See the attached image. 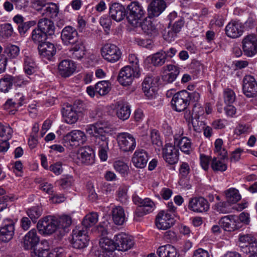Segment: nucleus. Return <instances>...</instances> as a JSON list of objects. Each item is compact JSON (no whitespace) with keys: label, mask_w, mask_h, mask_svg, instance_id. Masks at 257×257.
Wrapping results in <instances>:
<instances>
[{"label":"nucleus","mask_w":257,"mask_h":257,"mask_svg":"<svg viewBox=\"0 0 257 257\" xmlns=\"http://www.w3.org/2000/svg\"><path fill=\"white\" fill-rule=\"evenodd\" d=\"M135 245L132 237L124 232L115 234L113 237V257H122V252L131 249Z\"/></svg>","instance_id":"obj_1"},{"label":"nucleus","mask_w":257,"mask_h":257,"mask_svg":"<svg viewBox=\"0 0 257 257\" xmlns=\"http://www.w3.org/2000/svg\"><path fill=\"white\" fill-rule=\"evenodd\" d=\"M86 140L84 133L80 130H73L66 134L63 139V145L72 150L83 144Z\"/></svg>","instance_id":"obj_2"},{"label":"nucleus","mask_w":257,"mask_h":257,"mask_svg":"<svg viewBox=\"0 0 257 257\" xmlns=\"http://www.w3.org/2000/svg\"><path fill=\"white\" fill-rule=\"evenodd\" d=\"M87 133L94 137L95 145L105 146L107 144L108 137L106 134L108 133L107 128H103L99 124L89 125L86 129Z\"/></svg>","instance_id":"obj_3"},{"label":"nucleus","mask_w":257,"mask_h":257,"mask_svg":"<svg viewBox=\"0 0 257 257\" xmlns=\"http://www.w3.org/2000/svg\"><path fill=\"white\" fill-rule=\"evenodd\" d=\"M57 224V217L49 215L39 220L37 227L40 234L50 235L58 230Z\"/></svg>","instance_id":"obj_4"},{"label":"nucleus","mask_w":257,"mask_h":257,"mask_svg":"<svg viewBox=\"0 0 257 257\" xmlns=\"http://www.w3.org/2000/svg\"><path fill=\"white\" fill-rule=\"evenodd\" d=\"M116 140L119 149L122 152H133L136 147V139L129 133H119Z\"/></svg>","instance_id":"obj_5"},{"label":"nucleus","mask_w":257,"mask_h":257,"mask_svg":"<svg viewBox=\"0 0 257 257\" xmlns=\"http://www.w3.org/2000/svg\"><path fill=\"white\" fill-rule=\"evenodd\" d=\"M87 230L82 227L76 228L72 231L71 243L74 248L82 249L86 247L89 241Z\"/></svg>","instance_id":"obj_6"},{"label":"nucleus","mask_w":257,"mask_h":257,"mask_svg":"<svg viewBox=\"0 0 257 257\" xmlns=\"http://www.w3.org/2000/svg\"><path fill=\"white\" fill-rule=\"evenodd\" d=\"M102 237L99 240L101 250L96 254L97 257H112V239L111 234L104 228L101 230Z\"/></svg>","instance_id":"obj_7"},{"label":"nucleus","mask_w":257,"mask_h":257,"mask_svg":"<svg viewBox=\"0 0 257 257\" xmlns=\"http://www.w3.org/2000/svg\"><path fill=\"white\" fill-rule=\"evenodd\" d=\"M128 15L126 18L128 23L133 26H137L139 21L144 15V10L137 2H134L127 6Z\"/></svg>","instance_id":"obj_8"},{"label":"nucleus","mask_w":257,"mask_h":257,"mask_svg":"<svg viewBox=\"0 0 257 257\" xmlns=\"http://www.w3.org/2000/svg\"><path fill=\"white\" fill-rule=\"evenodd\" d=\"M140 73L135 71L131 66H126L121 69L117 76V81L123 86L130 85L135 77H139Z\"/></svg>","instance_id":"obj_9"},{"label":"nucleus","mask_w":257,"mask_h":257,"mask_svg":"<svg viewBox=\"0 0 257 257\" xmlns=\"http://www.w3.org/2000/svg\"><path fill=\"white\" fill-rule=\"evenodd\" d=\"M95 156L93 149L89 146H84L79 149L76 154L77 164L90 165L94 163Z\"/></svg>","instance_id":"obj_10"},{"label":"nucleus","mask_w":257,"mask_h":257,"mask_svg":"<svg viewBox=\"0 0 257 257\" xmlns=\"http://www.w3.org/2000/svg\"><path fill=\"white\" fill-rule=\"evenodd\" d=\"M188 91H180L173 95L171 100V105L174 110L181 112L184 110L189 105L188 102Z\"/></svg>","instance_id":"obj_11"},{"label":"nucleus","mask_w":257,"mask_h":257,"mask_svg":"<svg viewBox=\"0 0 257 257\" xmlns=\"http://www.w3.org/2000/svg\"><path fill=\"white\" fill-rule=\"evenodd\" d=\"M242 43L245 55L252 57L257 53V37L255 35H247L242 40Z\"/></svg>","instance_id":"obj_12"},{"label":"nucleus","mask_w":257,"mask_h":257,"mask_svg":"<svg viewBox=\"0 0 257 257\" xmlns=\"http://www.w3.org/2000/svg\"><path fill=\"white\" fill-rule=\"evenodd\" d=\"M242 91L247 97H253L257 95V82L254 77L247 75L242 80Z\"/></svg>","instance_id":"obj_13"},{"label":"nucleus","mask_w":257,"mask_h":257,"mask_svg":"<svg viewBox=\"0 0 257 257\" xmlns=\"http://www.w3.org/2000/svg\"><path fill=\"white\" fill-rule=\"evenodd\" d=\"M175 220L172 215L164 210L161 211L156 218V225L159 229L166 230L172 227Z\"/></svg>","instance_id":"obj_14"},{"label":"nucleus","mask_w":257,"mask_h":257,"mask_svg":"<svg viewBox=\"0 0 257 257\" xmlns=\"http://www.w3.org/2000/svg\"><path fill=\"white\" fill-rule=\"evenodd\" d=\"M15 232V223L11 219L4 220L3 225L0 227V240L8 242L13 237Z\"/></svg>","instance_id":"obj_15"},{"label":"nucleus","mask_w":257,"mask_h":257,"mask_svg":"<svg viewBox=\"0 0 257 257\" xmlns=\"http://www.w3.org/2000/svg\"><path fill=\"white\" fill-rule=\"evenodd\" d=\"M163 157L169 164H175L179 160V149L175 145L167 144L163 149Z\"/></svg>","instance_id":"obj_16"},{"label":"nucleus","mask_w":257,"mask_h":257,"mask_svg":"<svg viewBox=\"0 0 257 257\" xmlns=\"http://www.w3.org/2000/svg\"><path fill=\"white\" fill-rule=\"evenodd\" d=\"M188 208L194 212L202 213L209 210V204L204 197H194L189 200Z\"/></svg>","instance_id":"obj_17"},{"label":"nucleus","mask_w":257,"mask_h":257,"mask_svg":"<svg viewBox=\"0 0 257 257\" xmlns=\"http://www.w3.org/2000/svg\"><path fill=\"white\" fill-rule=\"evenodd\" d=\"M61 38L65 45L74 44L78 41V32L74 28L70 26H66L61 32Z\"/></svg>","instance_id":"obj_18"},{"label":"nucleus","mask_w":257,"mask_h":257,"mask_svg":"<svg viewBox=\"0 0 257 257\" xmlns=\"http://www.w3.org/2000/svg\"><path fill=\"white\" fill-rule=\"evenodd\" d=\"M159 79L152 76L146 77L143 83L142 89L145 95L149 98H152L155 95L158 86Z\"/></svg>","instance_id":"obj_19"},{"label":"nucleus","mask_w":257,"mask_h":257,"mask_svg":"<svg viewBox=\"0 0 257 257\" xmlns=\"http://www.w3.org/2000/svg\"><path fill=\"white\" fill-rule=\"evenodd\" d=\"M225 34L230 38L235 39L241 36L243 32V26L238 21H231L225 27Z\"/></svg>","instance_id":"obj_20"},{"label":"nucleus","mask_w":257,"mask_h":257,"mask_svg":"<svg viewBox=\"0 0 257 257\" xmlns=\"http://www.w3.org/2000/svg\"><path fill=\"white\" fill-rule=\"evenodd\" d=\"M40 241V238L35 229H32L28 232L23 238V245L25 249L34 248Z\"/></svg>","instance_id":"obj_21"},{"label":"nucleus","mask_w":257,"mask_h":257,"mask_svg":"<svg viewBox=\"0 0 257 257\" xmlns=\"http://www.w3.org/2000/svg\"><path fill=\"white\" fill-rule=\"evenodd\" d=\"M149 157L147 151L142 149H138L134 153L132 162L138 168H144L148 161Z\"/></svg>","instance_id":"obj_22"},{"label":"nucleus","mask_w":257,"mask_h":257,"mask_svg":"<svg viewBox=\"0 0 257 257\" xmlns=\"http://www.w3.org/2000/svg\"><path fill=\"white\" fill-rule=\"evenodd\" d=\"M238 220L236 216H226L220 219L219 224L224 230L233 231L241 227V222H238Z\"/></svg>","instance_id":"obj_23"},{"label":"nucleus","mask_w":257,"mask_h":257,"mask_svg":"<svg viewBox=\"0 0 257 257\" xmlns=\"http://www.w3.org/2000/svg\"><path fill=\"white\" fill-rule=\"evenodd\" d=\"M76 68L75 63L70 60H63L58 65V72L63 77H68L72 75Z\"/></svg>","instance_id":"obj_24"},{"label":"nucleus","mask_w":257,"mask_h":257,"mask_svg":"<svg viewBox=\"0 0 257 257\" xmlns=\"http://www.w3.org/2000/svg\"><path fill=\"white\" fill-rule=\"evenodd\" d=\"M14 22L18 25V30L21 36L24 35L26 32L37 24L35 21H29L24 22V18L20 15H17L13 18Z\"/></svg>","instance_id":"obj_25"},{"label":"nucleus","mask_w":257,"mask_h":257,"mask_svg":"<svg viewBox=\"0 0 257 257\" xmlns=\"http://www.w3.org/2000/svg\"><path fill=\"white\" fill-rule=\"evenodd\" d=\"M166 8V4L163 0H154L148 7L149 15L153 18L159 16Z\"/></svg>","instance_id":"obj_26"},{"label":"nucleus","mask_w":257,"mask_h":257,"mask_svg":"<svg viewBox=\"0 0 257 257\" xmlns=\"http://www.w3.org/2000/svg\"><path fill=\"white\" fill-rule=\"evenodd\" d=\"M39 53L43 58L50 60L56 52L54 44L50 42H44L39 45L38 47Z\"/></svg>","instance_id":"obj_27"},{"label":"nucleus","mask_w":257,"mask_h":257,"mask_svg":"<svg viewBox=\"0 0 257 257\" xmlns=\"http://www.w3.org/2000/svg\"><path fill=\"white\" fill-rule=\"evenodd\" d=\"M72 47L69 50V56L74 59L80 60L83 58L85 54V47L81 41L71 45Z\"/></svg>","instance_id":"obj_28"},{"label":"nucleus","mask_w":257,"mask_h":257,"mask_svg":"<svg viewBox=\"0 0 257 257\" xmlns=\"http://www.w3.org/2000/svg\"><path fill=\"white\" fill-rule=\"evenodd\" d=\"M115 109L116 114L120 119L125 120L129 118L131 108L127 102L123 100L117 102L115 104Z\"/></svg>","instance_id":"obj_29"},{"label":"nucleus","mask_w":257,"mask_h":257,"mask_svg":"<svg viewBox=\"0 0 257 257\" xmlns=\"http://www.w3.org/2000/svg\"><path fill=\"white\" fill-rule=\"evenodd\" d=\"M155 208L154 202L148 198H144L142 203L137 208L135 214L137 216L142 217L152 212Z\"/></svg>","instance_id":"obj_30"},{"label":"nucleus","mask_w":257,"mask_h":257,"mask_svg":"<svg viewBox=\"0 0 257 257\" xmlns=\"http://www.w3.org/2000/svg\"><path fill=\"white\" fill-rule=\"evenodd\" d=\"M37 27L48 36H52L55 34L54 23L48 18L40 19L37 23Z\"/></svg>","instance_id":"obj_31"},{"label":"nucleus","mask_w":257,"mask_h":257,"mask_svg":"<svg viewBox=\"0 0 257 257\" xmlns=\"http://www.w3.org/2000/svg\"><path fill=\"white\" fill-rule=\"evenodd\" d=\"M62 113L65 121L72 124L77 122L78 119V113L73 109L71 105L67 104L63 107Z\"/></svg>","instance_id":"obj_32"},{"label":"nucleus","mask_w":257,"mask_h":257,"mask_svg":"<svg viewBox=\"0 0 257 257\" xmlns=\"http://www.w3.org/2000/svg\"><path fill=\"white\" fill-rule=\"evenodd\" d=\"M165 72L162 76V80L167 83H172L177 78L179 74L178 67L173 65H168L164 67Z\"/></svg>","instance_id":"obj_33"},{"label":"nucleus","mask_w":257,"mask_h":257,"mask_svg":"<svg viewBox=\"0 0 257 257\" xmlns=\"http://www.w3.org/2000/svg\"><path fill=\"white\" fill-rule=\"evenodd\" d=\"M57 227L61 235L63 236L69 230V227L72 223V219L70 216L63 215L57 217Z\"/></svg>","instance_id":"obj_34"},{"label":"nucleus","mask_w":257,"mask_h":257,"mask_svg":"<svg viewBox=\"0 0 257 257\" xmlns=\"http://www.w3.org/2000/svg\"><path fill=\"white\" fill-rule=\"evenodd\" d=\"M157 253L159 257H179L176 249L169 244L160 246Z\"/></svg>","instance_id":"obj_35"},{"label":"nucleus","mask_w":257,"mask_h":257,"mask_svg":"<svg viewBox=\"0 0 257 257\" xmlns=\"http://www.w3.org/2000/svg\"><path fill=\"white\" fill-rule=\"evenodd\" d=\"M140 25L143 32L150 37H154L158 34L156 26L150 20L145 19Z\"/></svg>","instance_id":"obj_36"},{"label":"nucleus","mask_w":257,"mask_h":257,"mask_svg":"<svg viewBox=\"0 0 257 257\" xmlns=\"http://www.w3.org/2000/svg\"><path fill=\"white\" fill-rule=\"evenodd\" d=\"M126 221L124 209L120 206L113 208V223L117 225H122Z\"/></svg>","instance_id":"obj_37"},{"label":"nucleus","mask_w":257,"mask_h":257,"mask_svg":"<svg viewBox=\"0 0 257 257\" xmlns=\"http://www.w3.org/2000/svg\"><path fill=\"white\" fill-rule=\"evenodd\" d=\"M226 159H222L221 156L214 157L211 161V167L212 170L216 171L224 172L226 170L227 166L226 161Z\"/></svg>","instance_id":"obj_38"},{"label":"nucleus","mask_w":257,"mask_h":257,"mask_svg":"<svg viewBox=\"0 0 257 257\" xmlns=\"http://www.w3.org/2000/svg\"><path fill=\"white\" fill-rule=\"evenodd\" d=\"M34 252L38 257H47L49 253V243L47 240H42L37 248L34 247Z\"/></svg>","instance_id":"obj_39"},{"label":"nucleus","mask_w":257,"mask_h":257,"mask_svg":"<svg viewBox=\"0 0 257 257\" xmlns=\"http://www.w3.org/2000/svg\"><path fill=\"white\" fill-rule=\"evenodd\" d=\"M47 37L48 36L38 27L34 29L32 32V40L34 43L38 44V46L45 42Z\"/></svg>","instance_id":"obj_40"},{"label":"nucleus","mask_w":257,"mask_h":257,"mask_svg":"<svg viewBox=\"0 0 257 257\" xmlns=\"http://www.w3.org/2000/svg\"><path fill=\"white\" fill-rule=\"evenodd\" d=\"M98 219V214L97 212H92L87 214L84 218L82 224L84 229H87L96 224Z\"/></svg>","instance_id":"obj_41"},{"label":"nucleus","mask_w":257,"mask_h":257,"mask_svg":"<svg viewBox=\"0 0 257 257\" xmlns=\"http://www.w3.org/2000/svg\"><path fill=\"white\" fill-rule=\"evenodd\" d=\"M59 13V7L54 3L46 4V6L42 12V14L46 17L54 19L57 17Z\"/></svg>","instance_id":"obj_42"},{"label":"nucleus","mask_w":257,"mask_h":257,"mask_svg":"<svg viewBox=\"0 0 257 257\" xmlns=\"http://www.w3.org/2000/svg\"><path fill=\"white\" fill-rule=\"evenodd\" d=\"M126 16V11L124 7L117 3H113V20L120 22Z\"/></svg>","instance_id":"obj_43"},{"label":"nucleus","mask_w":257,"mask_h":257,"mask_svg":"<svg viewBox=\"0 0 257 257\" xmlns=\"http://www.w3.org/2000/svg\"><path fill=\"white\" fill-rule=\"evenodd\" d=\"M151 63L155 66H161L165 64L167 60L162 50L158 52L149 57Z\"/></svg>","instance_id":"obj_44"},{"label":"nucleus","mask_w":257,"mask_h":257,"mask_svg":"<svg viewBox=\"0 0 257 257\" xmlns=\"http://www.w3.org/2000/svg\"><path fill=\"white\" fill-rule=\"evenodd\" d=\"M11 79L12 82V86L14 85L16 87H24L30 82L29 77H25L23 75H19L17 76L11 75Z\"/></svg>","instance_id":"obj_45"},{"label":"nucleus","mask_w":257,"mask_h":257,"mask_svg":"<svg viewBox=\"0 0 257 257\" xmlns=\"http://www.w3.org/2000/svg\"><path fill=\"white\" fill-rule=\"evenodd\" d=\"M174 143L180 148L182 152L186 154L190 153L191 143L190 140L187 138L183 137L180 140H176Z\"/></svg>","instance_id":"obj_46"},{"label":"nucleus","mask_w":257,"mask_h":257,"mask_svg":"<svg viewBox=\"0 0 257 257\" xmlns=\"http://www.w3.org/2000/svg\"><path fill=\"white\" fill-rule=\"evenodd\" d=\"M111 84L108 81H100L95 85V91L100 95L107 94L111 89Z\"/></svg>","instance_id":"obj_47"},{"label":"nucleus","mask_w":257,"mask_h":257,"mask_svg":"<svg viewBox=\"0 0 257 257\" xmlns=\"http://www.w3.org/2000/svg\"><path fill=\"white\" fill-rule=\"evenodd\" d=\"M36 64L33 58L28 56L24 58V71L28 75L33 74L35 71Z\"/></svg>","instance_id":"obj_48"},{"label":"nucleus","mask_w":257,"mask_h":257,"mask_svg":"<svg viewBox=\"0 0 257 257\" xmlns=\"http://www.w3.org/2000/svg\"><path fill=\"white\" fill-rule=\"evenodd\" d=\"M225 195L227 201L230 204L235 203L241 199L239 191L235 188H230L226 190Z\"/></svg>","instance_id":"obj_49"},{"label":"nucleus","mask_w":257,"mask_h":257,"mask_svg":"<svg viewBox=\"0 0 257 257\" xmlns=\"http://www.w3.org/2000/svg\"><path fill=\"white\" fill-rule=\"evenodd\" d=\"M12 87L11 75H7L0 79V91L4 93L8 92Z\"/></svg>","instance_id":"obj_50"},{"label":"nucleus","mask_w":257,"mask_h":257,"mask_svg":"<svg viewBox=\"0 0 257 257\" xmlns=\"http://www.w3.org/2000/svg\"><path fill=\"white\" fill-rule=\"evenodd\" d=\"M27 215L31 219L33 222H36L42 214V209L39 206H33L29 209L27 211Z\"/></svg>","instance_id":"obj_51"},{"label":"nucleus","mask_w":257,"mask_h":257,"mask_svg":"<svg viewBox=\"0 0 257 257\" xmlns=\"http://www.w3.org/2000/svg\"><path fill=\"white\" fill-rule=\"evenodd\" d=\"M113 167L115 171L122 176L127 174L128 167L123 161L120 160L115 161L113 163Z\"/></svg>","instance_id":"obj_52"},{"label":"nucleus","mask_w":257,"mask_h":257,"mask_svg":"<svg viewBox=\"0 0 257 257\" xmlns=\"http://www.w3.org/2000/svg\"><path fill=\"white\" fill-rule=\"evenodd\" d=\"M214 210L219 213H228L231 211L230 204L226 201L216 203Z\"/></svg>","instance_id":"obj_53"},{"label":"nucleus","mask_w":257,"mask_h":257,"mask_svg":"<svg viewBox=\"0 0 257 257\" xmlns=\"http://www.w3.org/2000/svg\"><path fill=\"white\" fill-rule=\"evenodd\" d=\"M127 190V186H120L116 192V199L121 203H125L128 198Z\"/></svg>","instance_id":"obj_54"},{"label":"nucleus","mask_w":257,"mask_h":257,"mask_svg":"<svg viewBox=\"0 0 257 257\" xmlns=\"http://www.w3.org/2000/svg\"><path fill=\"white\" fill-rule=\"evenodd\" d=\"M223 141L220 139H217L214 143L215 151L218 153L219 156H221L222 159L227 158V152L224 148H222Z\"/></svg>","instance_id":"obj_55"},{"label":"nucleus","mask_w":257,"mask_h":257,"mask_svg":"<svg viewBox=\"0 0 257 257\" xmlns=\"http://www.w3.org/2000/svg\"><path fill=\"white\" fill-rule=\"evenodd\" d=\"M112 45L107 43L101 48V55L102 57L108 62L112 61Z\"/></svg>","instance_id":"obj_56"},{"label":"nucleus","mask_w":257,"mask_h":257,"mask_svg":"<svg viewBox=\"0 0 257 257\" xmlns=\"http://www.w3.org/2000/svg\"><path fill=\"white\" fill-rule=\"evenodd\" d=\"M73 178L71 175H67L58 181L59 185L63 188L66 189L73 184Z\"/></svg>","instance_id":"obj_57"},{"label":"nucleus","mask_w":257,"mask_h":257,"mask_svg":"<svg viewBox=\"0 0 257 257\" xmlns=\"http://www.w3.org/2000/svg\"><path fill=\"white\" fill-rule=\"evenodd\" d=\"M199 119V117L196 116L192 117V124L193 129L197 133L201 132L205 126L204 122Z\"/></svg>","instance_id":"obj_58"},{"label":"nucleus","mask_w":257,"mask_h":257,"mask_svg":"<svg viewBox=\"0 0 257 257\" xmlns=\"http://www.w3.org/2000/svg\"><path fill=\"white\" fill-rule=\"evenodd\" d=\"M111 18H112V15L110 17H102L100 19V24L103 28L106 35L109 34V31L112 23Z\"/></svg>","instance_id":"obj_59"},{"label":"nucleus","mask_w":257,"mask_h":257,"mask_svg":"<svg viewBox=\"0 0 257 257\" xmlns=\"http://www.w3.org/2000/svg\"><path fill=\"white\" fill-rule=\"evenodd\" d=\"M8 57L11 58H16L20 54V48L16 45H11L8 46L6 50Z\"/></svg>","instance_id":"obj_60"},{"label":"nucleus","mask_w":257,"mask_h":257,"mask_svg":"<svg viewBox=\"0 0 257 257\" xmlns=\"http://www.w3.org/2000/svg\"><path fill=\"white\" fill-rule=\"evenodd\" d=\"M150 138L153 145H156L158 147L162 145V142L161 140L158 131L153 130L151 132Z\"/></svg>","instance_id":"obj_61"},{"label":"nucleus","mask_w":257,"mask_h":257,"mask_svg":"<svg viewBox=\"0 0 257 257\" xmlns=\"http://www.w3.org/2000/svg\"><path fill=\"white\" fill-rule=\"evenodd\" d=\"M128 60L132 69L135 70V71L140 73L139 67V61L137 57L135 54H130L128 56Z\"/></svg>","instance_id":"obj_62"},{"label":"nucleus","mask_w":257,"mask_h":257,"mask_svg":"<svg viewBox=\"0 0 257 257\" xmlns=\"http://www.w3.org/2000/svg\"><path fill=\"white\" fill-rule=\"evenodd\" d=\"M235 98V96L234 92L230 89H227L224 91V102L226 104H230L233 103Z\"/></svg>","instance_id":"obj_63"},{"label":"nucleus","mask_w":257,"mask_h":257,"mask_svg":"<svg viewBox=\"0 0 257 257\" xmlns=\"http://www.w3.org/2000/svg\"><path fill=\"white\" fill-rule=\"evenodd\" d=\"M255 238L251 234H240L239 236V240L243 243L249 244L250 243L254 242Z\"/></svg>","instance_id":"obj_64"}]
</instances>
